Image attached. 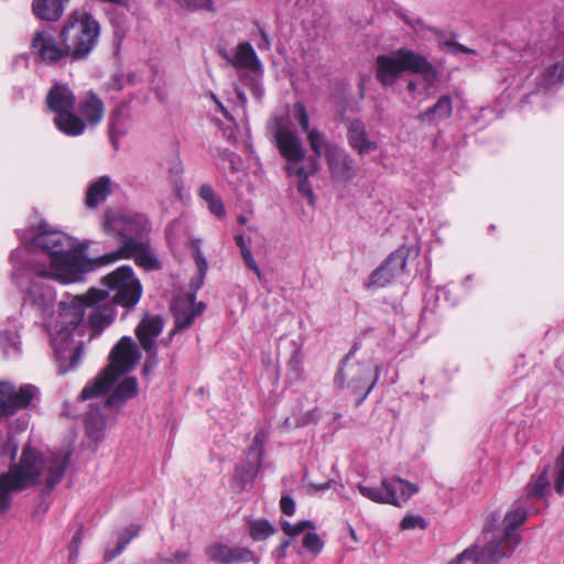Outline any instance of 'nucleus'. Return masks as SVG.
Here are the masks:
<instances>
[{
    "instance_id": "obj_36",
    "label": "nucleus",
    "mask_w": 564,
    "mask_h": 564,
    "mask_svg": "<svg viewBox=\"0 0 564 564\" xmlns=\"http://www.w3.org/2000/svg\"><path fill=\"white\" fill-rule=\"evenodd\" d=\"M247 524L253 541H264L275 533V528L267 519H249Z\"/></svg>"
},
{
    "instance_id": "obj_24",
    "label": "nucleus",
    "mask_w": 564,
    "mask_h": 564,
    "mask_svg": "<svg viewBox=\"0 0 564 564\" xmlns=\"http://www.w3.org/2000/svg\"><path fill=\"white\" fill-rule=\"evenodd\" d=\"M45 102L48 110L56 116L74 110L76 97L68 85L54 83L46 95Z\"/></svg>"
},
{
    "instance_id": "obj_29",
    "label": "nucleus",
    "mask_w": 564,
    "mask_h": 564,
    "mask_svg": "<svg viewBox=\"0 0 564 564\" xmlns=\"http://www.w3.org/2000/svg\"><path fill=\"white\" fill-rule=\"evenodd\" d=\"M453 100L449 95H443L438 100L425 111L420 112L417 120L422 123H438L452 116Z\"/></svg>"
},
{
    "instance_id": "obj_47",
    "label": "nucleus",
    "mask_w": 564,
    "mask_h": 564,
    "mask_svg": "<svg viewBox=\"0 0 564 564\" xmlns=\"http://www.w3.org/2000/svg\"><path fill=\"white\" fill-rule=\"evenodd\" d=\"M400 527L402 530H413V529H421V530H425L427 528V522L426 520L421 517V516H415V514H406L401 523H400Z\"/></svg>"
},
{
    "instance_id": "obj_35",
    "label": "nucleus",
    "mask_w": 564,
    "mask_h": 564,
    "mask_svg": "<svg viewBox=\"0 0 564 564\" xmlns=\"http://www.w3.org/2000/svg\"><path fill=\"white\" fill-rule=\"evenodd\" d=\"M306 139L313 151V155L308 159H316V163H319V159L323 153H327V144H334L333 142L327 141L326 135L321 132L317 128H312L306 133Z\"/></svg>"
},
{
    "instance_id": "obj_61",
    "label": "nucleus",
    "mask_w": 564,
    "mask_h": 564,
    "mask_svg": "<svg viewBox=\"0 0 564 564\" xmlns=\"http://www.w3.org/2000/svg\"><path fill=\"white\" fill-rule=\"evenodd\" d=\"M128 544H129V539L121 538L119 540L118 544L116 545V547L113 549V551L110 554L109 553L105 554V558L107 561L113 560L116 556L120 555L123 552V550L127 547Z\"/></svg>"
},
{
    "instance_id": "obj_40",
    "label": "nucleus",
    "mask_w": 564,
    "mask_h": 564,
    "mask_svg": "<svg viewBox=\"0 0 564 564\" xmlns=\"http://www.w3.org/2000/svg\"><path fill=\"white\" fill-rule=\"evenodd\" d=\"M269 433L265 429H259L253 437V443L248 451V457H257L263 459L264 444L267 443Z\"/></svg>"
},
{
    "instance_id": "obj_38",
    "label": "nucleus",
    "mask_w": 564,
    "mask_h": 564,
    "mask_svg": "<svg viewBox=\"0 0 564 564\" xmlns=\"http://www.w3.org/2000/svg\"><path fill=\"white\" fill-rule=\"evenodd\" d=\"M258 562L254 552L245 546H229L228 564Z\"/></svg>"
},
{
    "instance_id": "obj_41",
    "label": "nucleus",
    "mask_w": 564,
    "mask_h": 564,
    "mask_svg": "<svg viewBox=\"0 0 564 564\" xmlns=\"http://www.w3.org/2000/svg\"><path fill=\"white\" fill-rule=\"evenodd\" d=\"M263 73L253 74L246 76L242 82L249 88L254 99L259 102L262 101L264 96V88L262 86Z\"/></svg>"
},
{
    "instance_id": "obj_20",
    "label": "nucleus",
    "mask_w": 564,
    "mask_h": 564,
    "mask_svg": "<svg viewBox=\"0 0 564 564\" xmlns=\"http://www.w3.org/2000/svg\"><path fill=\"white\" fill-rule=\"evenodd\" d=\"M467 550L471 551L467 561L474 560L475 564H498L512 554L509 552L503 536H495L481 547L471 546Z\"/></svg>"
},
{
    "instance_id": "obj_39",
    "label": "nucleus",
    "mask_w": 564,
    "mask_h": 564,
    "mask_svg": "<svg viewBox=\"0 0 564 564\" xmlns=\"http://www.w3.org/2000/svg\"><path fill=\"white\" fill-rule=\"evenodd\" d=\"M205 553L216 564H228L229 545L227 544L214 543L205 549Z\"/></svg>"
},
{
    "instance_id": "obj_15",
    "label": "nucleus",
    "mask_w": 564,
    "mask_h": 564,
    "mask_svg": "<svg viewBox=\"0 0 564 564\" xmlns=\"http://www.w3.org/2000/svg\"><path fill=\"white\" fill-rule=\"evenodd\" d=\"M164 321L159 315H145L135 328L140 346L147 354L144 371L158 365L155 339L162 333Z\"/></svg>"
},
{
    "instance_id": "obj_59",
    "label": "nucleus",
    "mask_w": 564,
    "mask_h": 564,
    "mask_svg": "<svg viewBox=\"0 0 564 564\" xmlns=\"http://www.w3.org/2000/svg\"><path fill=\"white\" fill-rule=\"evenodd\" d=\"M198 196L205 200L207 204L214 199H216L217 197H219L218 195H216L215 191L213 189V187L209 185V184H203L200 187H199V191H198Z\"/></svg>"
},
{
    "instance_id": "obj_63",
    "label": "nucleus",
    "mask_w": 564,
    "mask_h": 564,
    "mask_svg": "<svg viewBox=\"0 0 564 564\" xmlns=\"http://www.w3.org/2000/svg\"><path fill=\"white\" fill-rule=\"evenodd\" d=\"M261 43L258 44L260 50H269L271 45L270 37L264 29H260Z\"/></svg>"
},
{
    "instance_id": "obj_45",
    "label": "nucleus",
    "mask_w": 564,
    "mask_h": 564,
    "mask_svg": "<svg viewBox=\"0 0 564 564\" xmlns=\"http://www.w3.org/2000/svg\"><path fill=\"white\" fill-rule=\"evenodd\" d=\"M293 111H294V113H293L294 118L297 121L301 130L304 133H307L311 129H310V116H308L305 105L302 101H296L293 105Z\"/></svg>"
},
{
    "instance_id": "obj_60",
    "label": "nucleus",
    "mask_w": 564,
    "mask_h": 564,
    "mask_svg": "<svg viewBox=\"0 0 564 564\" xmlns=\"http://www.w3.org/2000/svg\"><path fill=\"white\" fill-rule=\"evenodd\" d=\"M109 90L120 91L124 86V77L120 73H116L111 76L109 82L107 83Z\"/></svg>"
},
{
    "instance_id": "obj_57",
    "label": "nucleus",
    "mask_w": 564,
    "mask_h": 564,
    "mask_svg": "<svg viewBox=\"0 0 564 564\" xmlns=\"http://www.w3.org/2000/svg\"><path fill=\"white\" fill-rule=\"evenodd\" d=\"M280 508L285 516H293L295 513L294 499L289 495H283L280 500Z\"/></svg>"
},
{
    "instance_id": "obj_42",
    "label": "nucleus",
    "mask_w": 564,
    "mask_h": 564,
    "mask_svg": "<svg viewBox=\"0 0 564 564\" xmlns=\"http://www.w3.org/2000/svg\"><path fill=\"white\" fill-rule=\"evenodd\" d=\"M193 257H194V260H195L197 269H198V283L194 289L197 291L203 285L204 278H205L207 269H208L207 260L200 250V246H199L198 241L193 243Z\"/></svg>"
},
{
    "instance_id": "obj_28",
    "label": "nucleus",
    "mask_w": 564,
    "mask_h": 564,
    "mask_svg": "<svg viewBox=\"0 0 564 564\" xmlns=\"http://www.w3.org/2000/svg\"><path fill=\"white\" fill-rule=\"evenodd\" d=\"M137 394L138 381L135 377H127L115 388V390L109 395L107 393L100 398L106 397L104 405L112 408L124 404L128 400L134 398Z\"/></svg>"
},
{
    "instance_id": "obj_23",
    "label": "nucleus",
    "mask_w": 564,
    "mask_h": 564,
    "mask_svg": "<svg viewBox=\"0 0 564 564\" xmlns=\"http://www.w3.org/2000/svg\"><path fill=\"white\" fill-rule=\"evenodd\" d=\"M528 512L525 508L517 506L511 508L502 519L505 541L510 553H513L521 543V535L516 530L525 522Z\"/></svg>"
},
{
    "instance_id": "obj_56",
    "label": "nucleus",
    "mask_w": 564,
    "mask_h": 564,
    "mask_svg": "<svg viewBox=\"0 0 564 564\" xmlns=\"http://www.w3.org/2000/svg\"><path fill=\"white\" fill-rule=\"evenodd\" d=\"M83 525L78 528L69 543V558L74 560L78 556L82 544Z\"/></svg>"
},
{
    "instance_id": "obj_58",
    "label": "nucleus",
    "mask_w": 564,
    "mask_h": 564,
    "mask_svg": "<svg viewBox=\"0 0 564 564\" xmlns=\"http://www.w3.org/2000/svg\"><path fill=\"white\" fill-rule=\"evenodd\" d=\"M241 257H242L246 265L257 274L259 280H261V271L252 256L251 250H243V252L241 253Z\"/></svg>"
},
{
    "instance_id": "obj_7",
    "label": "nucleus",
    "mask_w": 564,
    "mask_h": 564,
    "mask_svg": "<svg viewBox=\"0 0 564 564\" xmlns=\"http://www.w3.org/2000/svg\"><path fill=\"white\" fill-rule=\"evenodd\" d=\"M102 228L107 235L118 238L120 246H126L130 241L137 243L147 240L151 231V225L145 215L111 209L105 212Z\"/></svg>"
},
{
    "instance_id": "obj_64",
    "label": "nucleus",
    "mask_w": 564,
    "mask_h": 564,
    "mask_svg": "<svg viewBox=\"0 0 564 564\" xmlns=\"http://www.w3.org/2000/svg\"><path fill=\"white\" fill-rule=\"evenodd\" d=\"M230 170L232 172H238L240 167V159L235 153L229 154Z\"/></svg>"
},
{
    "instance_id": "obj_14",
    "label": "nucleus",
    "mask_w": 564,
    "mask_h": 564,
    "mask_svg": "<svg viewBox=\"0 0 564 564\" xmlns=\"http://www.w3.org/2000/svg\"><path fill=\"white\" fill-rule=\"evenodd\" d=\"M76 240L63 231L54 230L51 226L42 221L37 225L35 234L32 237L31 246L50 256L51 259L63 251L75 247Z\"/></svg>"
},
{
    "instance_id": "obj_17",
    "label": "nucleus",
    "mask_w": 564,
    "mask_h": 564,
    "mask_svg": "<svg viewBox=\"0 0 564 564\" xmlns=\"http://www.w3.org/2000/svg\"><path fill=\"white\" fill-rule=\"evenodd\" d=\"M217 53L228 65L235 68L249 69L253 74L263 73L262 64L249 42L239 43L234 55L220 46L217 48Z\"/></svg>"
},
{
    "instance_id": "obj_26",
    "label": "nucleus",
    "mask_w": 564,
    "mask_h": 564,
    "mask_svg": "<svg viewBox=\"0 0 564 564\" xmlns=\"http://www.w3.org/2000/svg\"><path fill=\"white\" fill-rule=\"evenodd\" d=\"M130 115L124 102L117 106L109 116L108 134L112 147L117 150L119 141L129 130Z\"/></svg>"
},
{
    "instance_id": "obj_54",
    "label": "nucleus",
    "mask_w": 564,
    "mask_h": 564,
    "mask_svg": "<svg viewBox=\"0 0 564 564\" xmlns=\"http://www.w3.org/2000/svg\"><path fill=\"white\" fill-rule=\"evenodd\" d=\"M443 47L447 52H449L452 54H455V55L460 54V53L473 54V55L476 54L475 50H471V48H469V47H467V46H465V45H463L460 43H457V42H454V41H449V40H447V41H445L443 43Z\"/></svg>"
},
{
    "instance_id": "obj_10",
    "label": "nucleus",
    "mask_w": 564,
    "mask_h": 564,
    "mask_svg": "<svg viewBox=\"0 0 564 564\" xmlns=\"http://www.w3.org/2000/svg\"><path fill=\"white\" fill-rule=\"evenodd\" d=\"M381 366L370 361L348 364L345 368V386L356 395L359 406L377 384Z\"/></svg>"
},
{
    "instance_id": "obj_13",
    "label": "nucleus",
    "mask_w": 564,
    "mask_h": 564,
    "mask_svg": "<svg viewBox=\"0 0 564 564\" xmlns=\"http://www.w3.org/2000/svg\"><path fill=\"white\" fill-rule=\"evenodd\" d=\"M409 252L410 249L404 245L392 251L387 259L371 272L366 286L368 289H381L390 284L404 271Z\"/></svg>"
},
{
    "instance_id": "obj_46",
    "label": "nucleus",
    "mask_w": 564,
    "mask_h": 564,
    "mask_svg": "<svg viewBox=\"0 0 564 564\" xmlns=\"http://www.w3.org/2000/svg\"><path fill=\"white\" fill-rule=\"evenodd\" d=\"M191 557V551L180 550L171 556L159 554L156 561L159 564H185Z\"/></svg>"
},
{
    "instance_id": "obj_19",
    "label": "nucleus",
    "mask_w": 564,
    "mask_h": 564,
    "mask_svg": "<svg viewBox=\"0 0 564 564\" xmlns=\"http://www.w3.org/2000/svg\"><path fill=\"white\" fill-rule=\"evenodd\" d=\"M345 123L348 145L358 155H366L378 149V143L370 139L366 124L360 119L348 118Z\"/></svg>"
},
{
    "instance_id": "obj_3",
    "label": "nucleus",
    "mask_w": 564,
    "mask_h": 564,
    "mask_svg": "<svg viewBox=\"0 0 564 564\" xmlns=\"http://www.w3.org/2000/svg\"><path fill=\"white\" fill-rule=\"evenodd\" d=\"M70 456L72 453L68 451L54 453L44 459L37 449L25 446L19 464L12 465L7 474H12V479L15 480V488L24 490L39 484L40 476L43 470H46V488L52 490L64 478Z\"/></svg>"
},
{
    "instance_id": "obj_50",
    "label": "nucleus",
    "mask_w": 564,
    "mask_h": 564,
    "mask_svg": "<svg viewBox=\"0 0 564 564\" xmlns=\"http://www.w3.org/2000/svg\"><path fill=\"white\" fill-rule=\"evenodd\" d=\"M501 523V514L500 511H491L489 512L484 522L482 532L489 533V532H496L500 528Z\"/></svg>"
},
{
    "instance_id": "obj_44",
    "label": "nucleus",
    "mask_w": 564,
    "mask_h": 564,
    "mask_svg": "<svg viewBox=\"0 0 564 564\" xmlns=\"http://www.w3.org/2000/svg\"><path fill=\"white\" fill-rule=\"evenodd\" d=\"M181 7L191 11L206 10L208 12H216L213 0H175Z\"/></svg>"
},
{
    "instance_id": "obj_2",
    "label": "nucleus",
    "mask_w": 564,
    "mask_h": 564,
    "mask_svg": "<svg viewBox=\"0 0 564 564\" xmlns=\"http://www.w3.org/2000/svg\"><path fill=\"white\" fill-rule=\"evenodd\" d=\"M100 34L97 18L86 9H75L57 35L50 28L37 29L32 35L30 54L36 64L52 67L86 62L97 48Z\"/></svg>"
},
{
    "instance_id": "obj_31",
    "label": "nucleus",
    "mask_w": 564,
    "mask_h": 564,
    "mask_svg": "<svg viewBox=\"0 0 564 564\" xmlns=\"http://www.w3.org/2000/svg\"><path fill=\"white\" fill-rule=\"evenodd\" d=\"M53 122L57 130L67 137L82 135L87 127L84 119L73 110L56 115Z\"/></svg>"
},
{
    "instance_id": "obj_53",
    "label": "nucleus",
    "mask_w": 564,
    "mask_h": 564,
    "mask_svg": "<svg viewBox=\"0 0 564 564\" xmlns=\"http://www.w3.org/2000/svg\"><path fill=\"white\" fill-rule=\"evenodd\" d=\"M109 19L115 28L116 35H123L126 32V15L124 13L109 12Z\"/></svg>"
},
{
    "instance_id": "obj_18",
    "label": "nucleus",
    "mask_w": 564,
    "mask_h": 564,
    "mask_svg": "<svg viewBox=\"0 0 564 564\" xmlns=\"http://www.w3.org/2000/svg\"><path fill=\"white\" fill-rule=\"evenodd\" d=\"M45 279H53L50 270L40 269L35 272L24 295L26 303L37 307H47L54 302V290L44 282Z\"/></svg>"
},
{
    "instance_id": "obj_62",
    "label": "nucleus",
    "mask_w": 564,
    "mask_h": 564,
    "mask_svg": "<svg viewBox=\"0 0 564 564\" xmlns=\"http://www.w3.org/2000/svg\"><path fill=\"white\" fill-rule=\"evenodd\" d=\"M546 485H547L546 473H543L538 478L534 489L531 491V495L542 496Z\"/></svg>"
},
{
    "instance_id": "obj_25",
    "label": "nucleus",
    "mask_w": 564,
    "mask_h": 564,
    "mask_svg": "<svg viewBox=\"0 0 564 564\" xmlns=\"http://www.w3.org/2000/svg\"><path fill=\"white\" fill-rule=\"evenodd\" d=\"M79 117L84 119L86 126L95 127L99 124L105 116V104L101 98L93 90L86 93L85 97L78 104Z\"/></svg>"
},
{
    "instance_id": "obj_11",
    "label": "nucleus",
    "mask_w": 564,
    "mask_h": 564,
    "mask_svg": "<svg viewBox=\"0 0 564 564\" xmlns=\"http://www.w3.org/2000/svg\"><path fill=\"white\" fill-rule=\"evenodd\" d=\"M121 259H133L135 264L145 271H156L162 268L161 261L151 248L150 238L137 243L130 241L126 246H119L117 250L99 257V261L108 264Z\"/></svg>"
},
{
    "instance_id": "obj_52",
    "label": "nucleus",
    "mask_w": 564,
    "mask_h": 564,
    "mask_svg": "<svg viewBox=\"0 0 564 564\" xmlns=\"http://www.w3.org/2000/svg\"><path fill=\"white\" fill-rule=\"evenodd\" d=\"M554 489L558 494L564 491V445L557 462V476L554 482Z\"/></svg>"
},
{
    "instance_id": "obj_27",
    "label": "nucleus",
    "mask_w": 564,
    "mask_h": 564,
    "mask_svg": "<svg viewBox=\"0 0 564 564\" xmlns=\"http://www.w3.org/2000/svg\"><path fill=\"white\" fill-rule=\"evenodd\" d=\"M67 4L68 2L64 0H33L32 13L41 21L57 22Z\"/></svg>"
},
{
    "instance_id": "obj_33",
    "label": "nucleus",
    "mask_w": 564,
    "mask_h": 564,
    "mask_svg": "<svg viewBox=\"0 0 564 564\" xmlns=\"http://www.w3.org/2000/svg\"><path fill=\"white\" fill-rule=\"evenodd\" d=\"M261 464L262 459L249 457L248 462L236 467V479L239 482L241 490L256 479Z\"/></svg>"
},
{
    "instance_id": "obj_4",
    "label": "nucleus",
    "mask_w": 564,
    "mask_h": 564,
    "mask_svg": "<svg viewBox=\"0 0 564 564\" xmlns=\"http://www.w3.org/2000/svg\"><path fill=\"white\" fill-rule=\"evenodd\" d=\"M141 354L130 336H123L109 354V364L82 390L78 400L99 399L109 393L117 379L131 371L139 362Z\"/></svg>"
},
{
    "instance_id": "obj_49",
    "label": "nucleus",
    "mask_w": 564,
    "mask_h": 564,
    "mask_svg": "<svg viewBox=\"0 0 564 564\" xmlns=\"http://www.w3.org/2000/svg\"><path fill=\"white\" fill-rule=\"evenodd\" d=\"M18 452V445L13 440H7L0 445V463H4L6 459L12 462Z\"/></svg>"
},
{
    "instance_id": "obj_34",
    "label": "nucleus",
    "mask_w": 564,
    "mask_h": 564,
    "mask_svg": "<svg viewBox=\"0 0 564 564\" xmlns=\"http://www.w3.org/2000/svg\"><path fill=\"white\" fill-rule=\"evenodd\" d=\"M15 480L12 474L2 473L0 475V513H6L11 507V492H19L23 489L14 487Z\"/></svg>"
},
{
    "instance_id": "obj_5",
    "label": "nucleus",
    "mask_w": 564,
    "mask_h": 564,
    "mask_svg": "<svg viewBox=\"0 0 564 564\" xmlns=\"http://www.w3.org/2000/svg\"><path fill=\"white\" fill-rule=\"evenodd\" d=\"M403 72L421 75L431 87L437 80V70L422 54L409 48H399L376 58V78L384 87H391Z\"/></svg>"
},
{
    "instance_id": "obj_30",
    "label": "nucleus",
    "mask_w": 564,
    "mask_h": 564,
    "mask_svg": "<svg viewBox=\"0 0 564 564\" xmlns=\"http://www.w3.org/2000/svg\"><path fill=\"white\" fill-rule=\"evenodd\" d=\"M111 193V178L108 175H102L89 184L86 192L85 204L88 208L95 209L102 204Z\"/></svg>"
},
{
    "instance_id": "obj_21",
    "label": "nucleus",
    "mask_w": 564,
    "mask_h": 564,
    "mask_svg": "<svg viewBox=\"0 0 564 564\" xmlns=\"http://www.w3.org/2000/svg\"><path fill=\"white\" fill-rule=\"evenodd\" d=\"M196 299V290L178 295L173 300L171 311L174 317V327L171 336L189 328L195 322L193 301Z\"/></svg>"
},
{
    "instance_id": "obj_51",
    "label": "nucleus",
    "mask_w": 564,
    "mask_h": 564,
    "mask_svg": "<svg viewBox=\"0 0 564 564\" xmlns=\"http://www.w3.org/2000/svg\"><path fill=\"white\" fill-rule=\"evenodd\" d=\"M20 341L13 340L11 338L4 339L0 344V349L2 351L3 358H10L12 356H18L20 354Z\"/></svg>"
},
{
    "instance_id": "obj_32",
    "label": "nucleus",
    "mask_w": 564,
    "mask_h": 564,
    "mask_svg": "<svg viewBox=\"0 0 564 564\" xmlns=\"http://www.w3.org/2000/svg\"><path fill=\"white\" fill-rule=\"evenodd\" d=\"M91 410L85 416V431L88 438L95 443L100 442L104 438L106 430V419L99 408H94L90 404Z\"/></svg>"
},
{
    "instance_id": "obj_8",
    "label": "nucleus",
    "mask_w": 564,
    "mask_h": 564,
    "mask_svg": "<svg viewBox=\"0 0 564 564\" xmlns=\"http://www.w3.org/2000/svg\"><path fill=\"white\" fill-rule=\"evenodd\" d=\"M107 264L99 261V257L96 259L84 257L77 250V245L75 243L74 248H69V250L63 251L51 259L50 272L53 279L67 284L82 281L86 272Z\"/></svg>"
},
{
    "instance_id": "obj_6",
    "label": "nucleus",
    "mask_w": 564,
    "mask_h": 564,
    "mask_svg": "<svg viewBox=\"0 0 564 564\" xmlns=\"http://www.w3.org/2000/svg\"><path fill=\"white\" fill-rule=\"evenodd\" d=\"M40 389L32 383L17 386L9 380H0V422H6L9 433H20L28 429L30 416L20 411L29 410L40 401Z\"/></svg>"
},
{
    "instance_id": "obj_16",
    "label": "nucleus",
    "mask_w": 564,
    "mask_h": 564,
    "mask_svg": "<svg viewBox=\"0 0 564 564\" xmlns=\"http://www.w3.org/2000/svg\"><path fill=\"white\" fill-rule=\"evenodd\" d=\"M325 160L334 181L350 182L358 173V167L351 155L338 144H327Z\"/></svg>"
},
{
    "instance_id": "obj_55",
    "label": "nucleus",
    "mask_w": 564,
    "mask_h": 564,
    "mask_svg": "<svg viewBox=\"0 0 564 564\" xmlns=\"http://www.w3.org/2000/svg\"><path fill=\"white\" fill-rule=\"evenodd\" d=\"M208 210L210 214H213L215 217L223 219L226 217L227 212L226 207L224 205V202L220 197H217L216 199L209 202L207 204Z\"/></svg>"
},
{
    "instance_id": "obj_9",
    "label": "nucleus",
    "mask_w": 564,
    "mask_h": 564,
    "mask_svg": "<svg viewBox=\"0 0 564 564\" xmlns=\"http://www.w3.org/2000/svg\"><path fill=\"white\" fill-rule=\"evenodd\" d=\"M360 495L372 502L401 507L419 491V487L401 477H384L381 487L358 484Z\"/></svg>"
},
{
    "instance_id": "obj_37",
    "label": "nucleus",
    "mask_w": 564,
    "mask_h": 564,
    "mask_svg": "<svg viewBox=\"0 0 564 564\" xmlns=\"http://www.w3.org/2000/svg\"><path fill=\"white\" fill-rule=\"evenodd\" d=\"M361 348L360 340H354L351 348L344 356V358L339 361L337 371L334 376V383L338 389H343L345 387V368L350 362V360L355 357L356 352Z\"/></svg>"
},
{
    "instance_id": "obj_48",
    "label": "nucleus",
    "mask_w": 564,
    "mask_h": 564,
    "mask_svg": "<svg viewBox=\"0 0 564 564\" xmlns=\"http://www.w3.org/2000/svg\"><path fill=\"white\" fill-rule=\"evenodd\" d=\"M323 545V541L315 532H308L303 538V546L312 553H319Z\"/></svg>"
},
{
    "instance_id": "obj_43",
    "label": "nucleus",
    "mask_w": 564,
    "mask_h": 564,
    "mask_svg": "<svg viewBox=\"0 0 564 564\" xmlns=\"http://www.w3.org/2000/svg\"><path fill=\"white\" fill-rule=\"evenodd\" d=\"M281 529L289 536H297L306 529L314 530L315 525L311 520H301L295 524H291L289 521H283L281 523Z\"/></svg>"
},
{
    "instance_id": "obj_22",
    "label": "nucleus",
    "mask_w": 564,
    "mask_h": 564,
    "mask_svg": "<svg viewBox=\"0 0 564 564\" xmlns=\"http://www.w3.org/2000/svg\"><path fill=\"white\" fill-rule=\"evenodd\" d=\"M284 171L289 177L295 176L299 178L297 192L306 198L308 205H315V194L310 182V176H313L319 171V163H316V159H308L307 165H295L290 164L284 166Z\"/></svg>"
},
{
    "instance_id": "obj_1",
    "label": "nucleus",
    "mask_w": 564,
    "mask_h": 564,
    "mask_svg": "<svg viewBox=\"0 0 564 564\" xmlns=\"http://www.w3.org/2000/svg\"><path fill=\"white\" fill-rule=\"evenodd\" d=\"M107 288H90L69 303H61L55 333L51 335L55 362L59 375L75 369L83 355L82 343L75 344L74 330L86 318L88 325L102 332L116 317L118 305L132 308L142 295V285L130 265H121L102 279Z\"/></svg>"
},
{
    "instance_id": "obj_12",
    "label": "nucleus",
    "mask_w": 564,
    "mask_h": 564,
    "mask_svg": "<svg viewBox=\"0 0 564 564\" xmlns=\"http://www.w3.org/2000/svg\"><path fill=\"white\" fill-rule=\"evenodd\" d=\"M272 133L279 153L286 161L285 165H302L301 163L306 158V150L303 147L302 140L289 127L284 118L279 117L274 119Z\"/></svg>"
}]
</instances>
